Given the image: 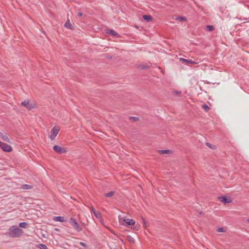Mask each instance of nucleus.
I'll return each instance as SVG.
<instances>
[{
    "instance_id": "obj_30",
    "label": "nucleus",
    "mask_w": 249,
    "mask_h": 249,
    "mask_svg": "<svg viewBox=\"0 0 249 249\" xmlns=\"http://www.w3.org/2000/svg\"><path fill=\"white\" fill-rule=\"evenodd\" d=\"M77 15L79 16V17H81L82 15H83V13H81V12H78L77 13Z\"/></svg>"
},
{
    "instance_id": "obj_23",
    "label": "nucleus",
    "mask_w": 249,
    "mask_h": 249,
    "mask_svg": "<svg viewBox=\"0 0 249 249\" xmlns=\"http://www.w3.org/2000/svg\"><path fill=\"white\" fill-rule=\"evenodd\" d=\"M206 29L208 31H212L214 29V28L212 25H207Z\"/></svg>"
},
{
    "instance_id": "obj_33",
    "label": "nucleus",
    "mask_w": 249,
    "mask_h": 249,
    "mask_svg": "<svg viewBox=\"0 0 249 249\" xmlns=\"http://www.w3.org/2000/svg\"><path fill=\"white\" fill-rule=\"evenodd\" d=\"M181 92H179V91H175V93H176V94H178L179 93H180Z\"/></svg>"
},
{
    "instance_id": "obj_31",
    "label": "nucleus",
    "mask_w": 249,
    "mask_h": 249,
    "mask_svg": "<svg viewBox=\"0 0 249 249\" xmlns=\"http://www.w3.org/2000/svg\"><path fill=\"white\" fill-rule=\"evenodd\" d=\"M129 241L130 242H134V240L133 239V238H132L131 237H129Z\"/></svg>"
},
{
    "instance_id": "obj_20",
    "label": "nucleus",
    "mask_w": 249,
    "mask_h": 249,
    "mask_svg": "<svg viewBox=\"0 0 249 249\" xmlns=\"http://www.w3.org/2000/svg\"><path fill=\"white\" fill-rule=\"evenodd\" d=\"M114 194V192L113 191H111V192H109L108 193L105 194L104 195V196L106 197H109L113 196Z\"/></svg>"
},
{
    "instance_id": "obj_26",
    "label": "nucleus",
    "mask_w": 249,
    "mask_h": 249,
    "mask_svg": "<svg viewBox=\"0 0 249 249\" xmlns=\"http://www.w3.org/2000/svg\"><path fill=\"white\" fill-rule=\"evenodd\" d=\"M129 118L130 119H133L135 121H137L139 120V118L136 117H131Z\"/></svg>"
},
{
    "instance_id": "obj_29",
    "label": "nucleus",
    "mask_w": 249,
    "mask_h": 249,
    "mask_svg": "<svg viewBox=\"0 0 249 249\" xmlns=\"http://www.w3.org/2000/svg\"><path fill=\"white\" fill-rule=\"evenodd\" d=\"M141 68H142V69H146L147 68V67L146 66L142 65L141 66Z\"/></svg>"
},
{
    "instance_id": "obj_5",
    "label": "nucleus",
    "mask_w": 249,
    "mask_h": 249,
    "mask_svg": "<svg viewBox=\"0 0 249 249\" xmlns=\"http://www.w3.org/2000/svg\"><path fill=\"white\" fill-rule=\"evenodd\" d=\"M0 147L5 152H11L12 150L10 145L1 142H0Z\"/></svg>"
},
{
    "instance_id": "obj_8",
    "label": "nucleus",
    "mask_w": 249,
    "mask_h": 249,
    "mask_svg": "<svg viewBox=\"0 0 249 249\" xmlns=\"http://www.w3.org/2000/svg\"><path fill=\"white\" fill-rule=\"evenodd\" d=\"M53 149L57 153L59 154H63V153H66L67 152V151L65 150V148L63 147H61L60 146L58 145H54L53 147Z\"/></svg>"
},
{
    "instance_id": "obj_22",
    "label": "nucleus",
    "mask_w": 249,
    "mask_h": 249,
    "mask_svg": "<svg viewBox=\"0 0 249 249\" xmlns=\"http://www.w3.org/2000/svg\"><path fill=\"white\" fill-rule=\"evenodd\" d=\"M38 247L40 249H47V246L45 245L42 244H39Z\"/></svg>"
},
{
    "instance_id": "obj_28",
    "label": "nucleus",
    "mask_w": 249,
    "mask_h": 249,
    "mask_svg": "<svg viewBox=\"0 0 249 249\" xmlns=\"http://www.w3.org/2000/svg\"><path fill=\"white\" fill-rule=\"evenodd\" d=\"M79 244H80V245H81V246H83L84 247H87V245L85 243H83V242H80Z\"/></svg>"
},
{
    "instance_id": "obj_10",
    "label": "nucleus",
    "mask_w": 249,
    "mask_h": 249,
    "mask_svg": "<svg viewBox=\"0 0 249 249\" xmlns=\"http://www.w3.org/2000/svg\"><path fill=\"white\" fill-rule=\"evenodd\" d=\"M91 210L92 211V212L93 213L95 216L97 218H101V216H102V215H101V213L99 212H97L94 208L93 206H91Z\"/></svg>"
},
{
    "instance_id": "obj_25",
    "label": "nucleus",
    "mask_w": 249,
    "mask_h": 249,
    "mask_svg": "<svg viewBox=\"0 0 249 249\" xmlns=\"http://www.w3.org/2000/svg\"><path fill=\"white\" fill-rule=\"evenodd\" d=\"M217 231L219 232H225L226 230L224 228L221 227V228H218L217 229Z\"/></svg>"
},
{
    "instance_id": "obj_4",
    "label": "nucleus",
    "mask_w": 249,
    "mask_h": 249,
    "mask_svg": "<svg viewBox=\"0 0 249 249\" xmlns=\"http://www.w3.org/2000/svg\"><path fill=\"white\" fill-rule=\"evenodd\" d=\"M59 130L60 127L58 126H55L53 128L51 131V135L49 136V137L51 140H53L55 138Z\"/></svg>"
},
{
    "instance_id": "obj_1",
    "label": "nucleus",
    "mask_w": 249,
    "mask_h": 249,
    "mask_svg": "<svg viewBox=\"0 0 249 249\" xmlns=\"http://www.w3.org/2000/svg\"><path fill=\"white\" fill-rule=\"evenodd\" d=\"M22 233V229L18 228L17 226H12L9 229L8 234L11 237L18 238L20 237Z\"/></svg>"
},
{
    "instance_id": "obj_21",
    "label": "nucleus",
    "mask_w": 249,
    "mask_h": 249,
    "mask_svg": "<svg viewBox=\"0 0 249 249\" xmlns=\"http://www.w3.org/2000/svg\"><path fill=\"white\" fill-rule=\"evenodd\" d=\"M202 107L203 109L206 112L208 111V110L210 109V107H209V106L205 104L203 105L202 106Z\"/></svg>"
},
{
    "instance_id": "obj_19",
    "label": "nucleus",
    "mask_w": 249,
    "mask_h": 249,
    "mask_svg": "<svg viewBox=\"0 0 249 249\" xmlns=\"http://www.w3.org/2000/svg\"><path fill=\"white\" fill-rule=\"evenodd\" d=\"M19 226L21 228H26L28 227V224L25 222H21L19 223Z\"/></svg>"
},
{
    "instance_id": "obj_14",
    "label": "nucleus",
    "mask_w": 249,
    "mask_h": 249,
    "mask_svg": "<svg viewBox=\"0 0 249 249\" xmlns=\"http://www.w3.org/2000/svg\"><path fill=\"white\" fill-rule=\"evenodd\" d=\"M65 27L68 29H72V25L71 24V23H70V21L69 20H68L66 23H65V25H64Z\"/></svg>"
},
{
    "instance_id": "obj_3",
    "label": "nucleus",
    "mask_w": 249,
    "mask_h": 249,
    "mask_svg": "<svg viewBox=\"0 0 249 249\" xmlns=\"http://www.w3.org/2000/svg\"><path fill=\"white\" fill-rule=\"evenodd\" d=\"M70 223L77 231H80L82 230V227L80 226L76 220L71 217L70 219Z\"/></svg>"
},
{
    "instance_id": "obj_32",
    "label": "nucleus",
    "mask_w": 249,
    "mask_h": 249,
    "mask_svg": "<svg viewBox=\"0 0 249 249\" xmlns=\"http://www.w3.org/2000/svg\"><path fill=\"white\" fill-rule=\"evenodd\" d=\"M206 145L209 147H211V144L210 143L207 142Z\"/></svg>"
},
{
    "instance_id": "obj_6",
    "label": "nucleus",
    "mask_w": 249,
    "mask_h": 249,
    "mask_svg": "<svg viewBox=\"0 0 249 249\" xmlns=\"http://www.w3.org/2000/svg\"><path fill=\"white\" fill-rule=\"evenodd\" d=\"M21 105L26 107L29 110H31L35 107V105L34 104L31 103L29 100H25L22 102Z\"/></svg>"
},
{
    "instance_id": "obj_17",
    "label": "nucleus",
    "mask_w": 249,
    "mask_h": 249,
    "mask_svg": "<svg viewBox=\"0 0 249 249\" xmlns=\"http://www.w3.org/2000/svg\"><path fill=\"white\" fill-rule=\"evenodd\" d=\"M0 137H1V138L3 140H4L5 141H7L8 142H9V139L8 136H7L5 135H3L2 133H0Z\"/></svg>"
},
{
    "instance_id": "obj_27",
    "label": "nucleus",
    "mask_w": 249,
    "mask_h": 249,
    "mask_svg": "<svg viewBox=\"0 0 249 249\" xmlns=\"http://www.w3.org/2000/svg\"><path fill=\"white\" fill-rule=\"evenodd\" d=\"M134 229L138 231L140 229V225H136L134 226Z\"/></svg>"
},
{
    "instance_id": "obj_2",
    "label": "nucleus",
    "mask_w": 249,
    "mask_h": 249,
    "mask_svg": "<svg viewBox=\"0 0 249 249\" xmlns=\"http://www.w3.org/2000/svg\"><path fill=\"white\" fill-rule=\"evenodd\" d=\"M119 220L120 223L124 226L127 225H134L135 221L132 219L127 218L126 217L119 216Z\"/></svg>"
},
{
    "instance_id": "obj_16",
    "label": "nucleus",
    "mask_w": 249,
    "mask_h": 249,
    "mask_svg": "<svg viewBox=\"0 0 249 249\" xmlns=\"http://www.w3.org/2000/svg\"><path fill=\"white\" fill-rule=\"evenodd\" d=\"M143 18L146 21H150L152 20V17L150 15H143Z\"/></svg>"
},
{
    "instance_id": "obj_24",
    "label": "nucleus",
    "mask_w": 249,
    "mask_h": 249,
    "mask_svg": "<svg viewBox=\"0 0 249 249\" xmlns=\"http://www.w3.org/2000/svg\"><path fill=\"white\" fill-rule=\"evenodd\" d=\"M142 221L143 227L146 228L148 225V222L146 221L143 218H142Z\"/></svg>"
},
{
    "instance_id": "obj_9",
    "label": "nucleus",
    "mask_w": 249,
    "mask_h": 249,
    "mask_svg": "<svg viewBox=\"0 0 249 249\" xmlns=\"http://www.w3.org/2000/svg\"><path fill=\"white\" fill-rule=\"evenodd\" d=\"M218 198L221 202L224 203H229L231 202V200H230L225 196H220Z\"/></svg>"
},
{
    "instance_id": "obj_7",
    "label": "nucleus",
    "mask_w": 249,
    "mask_h": 249,
    "mask_svg": "<svg viewBox=\"0 0 249 249\" xmlns=\"http://www.w3.org/2000/svg\"><path fill=\"white\" fill-rule=\"evenodd\" d=\"M179 60L184 64L189 65L190 64H197L198 62L197 60L193 61L191 60H188L183 58H180Z\"/></svg>"
},
{
    "instance_id": "obj_18",
    "label": "nucleus",
    "mask_w": 249,
    "mask_h": 249,
    "mask_svg": "<svg viewBox=\"0 0 249 249\" xmlns=\"http://www.w3.org/2000/svg\"><path fill=\"white\" fill-rule=\"evenodd\" d=\"M23 189L27 190V189H31L32 188V186L28 184H23L22 185L21 187Z\"/></svg>"
},
{
    "instance_id": "obj_15",
    "label": "nucleus",
    "mask_w": 249,
    "mask_h": 249,
    "mask_svg": "<svg viewBox=\"0 0 249 249\" xmlns=\"http://www.w3.org/2000/svg\"><path fill=\"white\" fill-rule=\"evenodd\" d=\"M176 20L179 22H183L186 20V18L184 17L178 16L175 18Z\"/></svg>"
},
{
    "instance_id": "obj_34",
    "label": "nucleus",
    "mask_w": 249,
    "mask_h": 249,
    "mask_svg": "<svg viewBox=\"0 0 249 249\" xmlns=\"http://www.w3.org/2000/svg\"><path fill=\"white\" fill-rule=\"evenodd\" d=\"M55 230L56 231H59V229H58V228H55Z\"/></svg>"
},
{
    "instance_id": "obj_12",
    "label": "nucleus",
    "mask_w": 249,
    "mask_h": 249,
    "mask_svg": "<svg viewBox=\"0 0 249 249\" xmlns=\"http://www.w3.org/2000/svg\"><path fill=\"white\" fill-rule=\"evenodd\" d=\"M107 33L115 36H119V34L117 32L111 29L108 30Z\"/></svg>"
},
{
    "instance_id": "obj_11",
    "label": "nucleus",
    "mask_w": 249,
    "mask_h": 249,
    "mask_svg": "<svg viewBox=\"0 0 249 249\" xmlns=\"http://www.w3.org/2000/svg\"><path fill=\"white\" fill-rule=\"evenodd\" d=\"M53 219L55 221H59V222H64L65 221V219L63 216H54Z\"/></svg>"
},
{
    "instance_id": "obj_13",
    "label": "nucleus",
    "mask_w": 249,
    "mask_h": 249,
    "mask_svg": "<svg viewBox=\"0 0 249 249\" xmlns=\"http://www.w3.org/2000/svg\"><path fill=\"white\" fill-rule=\"evenodd\" d=\"M158 152L161 154H169L172 153V151L170 150H160Z\"/></svg>"
}]
</instances>
